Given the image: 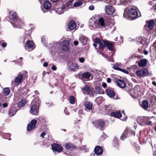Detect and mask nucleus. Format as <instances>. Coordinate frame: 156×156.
<instances>
[{"instance_id":"f257e3e1","label":"nucleus","mask_w":156,"mask_h":156,"mask_svg":"<svg viewBox=\"0 0 156 156\" xmlns=\"http://www.w3.org/2000/svg\"><path fill=\"white\" fill-rule=\"evenodd\" d=\"M125 14L129 20H135L139 17L137 10L132 8L126 9L124 10V15Z\"/></svg>"},{"instance_id":"f03ea898","label":"nucleus","mask_w":156,"mask_h":156,"mask_svg":"<svg viewBox=\"0 0 156 156\" xmlns=\"http://www.w3.org/2000/svg\"><path fill=\"white\" fill-rule=\"evenodd\" d=\"M39 101L38 99H34L31 103L30 113L37 115L39 112Z\"/></svg>"},{"instance_id":"7ed1b4c3","label":"nucleus","mask_w":156,"mask_h":156,"mask_svg":"<svg viewBox=\"0 0 156 156\" xmlns=\"http://www.w3.org/2000/svg\"><path fill=\"white\" fill-rule=\"evenodd\" d=\"M102 41H103V44L104 46L103 49L105 48V47H106L108 49L113 52L112 54V55L113 56L115 52V50L113 48V42L107 40H103Z\"/></svg>"},{"instance_id":"20e7f679","label":"nucleus","mask_w":156,"mask_h":156,"mask_svg":"<svg viewBox=\"0 0 156 156\" xmlns=\"http://www.w3.org/2000/svg\"><path fill=\"white\" fill-rule=\"evenodd\" d=\"M70 43L66 40L64 41L60 44V48L63 51L67 52L69 51Z\"/></svg>"},{"instance_id":"39448f33","label":"nucleus","mask_w":156,"mask_h":156,"mask_svg":"<svg viewBox=\"0 0 156 156\" xmlns=\"http://www.w3.org/2000/svg\"><path fill=\"white\" fill-rule=\"evenodd\" d=\"M92 123L96 127L103 129L105 124L104 120L99 119L94 122H93Z\"/></svg>"},{"instance_id":"423d86ee","label":"nucleus","mask_w":156,"mask_h":156,"mask_svg":"<svg viewBox=\"0 0 156 156\" xmlns=\"http://www.w3.org/2000/svg\"><path fill=\"white\" fill-rule=\"evenodd\" d=\"M93 89L91 86H86L84 87L82 90L83 91H85V93H87V94L93 97L94 95Z\"/></svg>"},{"instance_id":"0eeeda50","label":"nucleus","mask_w":156,"mask_h":156,"mask_svg":"<svg viewBox=\"0 0 156 156\" xmlns=\"http://www.w3.org/2000/svg\"><path fill=\"white\" fill-rule=\"evenodd\" d=\"M156 122L155 119L153 117L150 118L148 117H144V124L146 125H151Z\"/></svg>"},{"instance_id":"6e6552de","label":"nucleus","mask_w":156,"mask_h":156,"mask_svg":"<svg viewBox=\"0 0 156 156\" xmlns=\"http://www.w3.org/2000/svg\"><path fill=\"white\" fill-rule=\"evenodd\" d=\"M148 72L147 69H144L137 71L136 72V74L138 76L144 77L148 76Z\"/></svg>"},{"instance_id":"1a4fd4ad","label":"nucleus","mask_w":156,"mask_h":156,"mask_svg":"<svg viewBox=\"0 0 156 156\" xmlns=\"http://www.w3.org/2000/svg\"><path fill=\"white\" fill-rule=\"evenodd\" d=\"M25 45V48L29 51H31L35 48L34 42L29 40L26 42Z\"/></svg>"},{"instance_id":"9d476101","label":"nucleus","mask_w":156,"mask_h":156,"mask_svg":"<svg viewBox=\"0 0 156 156\" xmlns=\"http://www.w3.org/2000/svg\"><path fill=\"white\" fill-rule=\"evenodd\" d=\"M23 79V76L21 74H19L16 77L14 81H12V83L14 86H16L19 85L20 83Z\"/></svg>"},{"instance_id":"9b49d317","label":"nucleus","mask_w":156,"mask_h":156,"mask_svg":"<svg viewBox=\"0 0 156 156\" xmlns=\"http://www.w3.org/2000/svg\"><path fill=\"white\" fill-rule=\"evenodd\" d=\"M51 146L52 150L58 153L61 152L63 149L61 146L58 144L54 143Z\"/></svg>"},{"instance_id":"f8f14e48","label":"nucleus","mask_w":156,"mask_h":156,"mask_svg":"<svg viewBox=\"0 0 156 156\" xmlns=\"http://www.w3.org/2000/svg\"><path fill=\"white\" fill-rule=\"evenodd\" d=\"M105 12L107 14L111 15L114 13L115 9L112 6L108 5L105 6Z\"/></svg>"},{"instance_id":"ddd939ff","label":"nucleus","mask_w":156,"mask_h":156,"mask_svg":"<svg viewBox=\"0 0 156 156\" xmlns=\"http://www.w3.org/2000/svg\"><path fill=\"white\" fill-rule=\"evenodd\" d=\"M19 109L18 105H15L12 106L9 109L8 114L10 116H13Z\"/></svg>"},{"instance_id":"4468645a","label":"nucleus","mask_w":156,"mask_h":156,"mask_svg":"<svg viewBox=\"0 0 156 156\" xmlns=\"http://www.w3.org/2000/svg\"><path fill=\"white\" fill-rule=\"evenodd\" d=\"M37 123V122L36 120L35 119L32 120L31 122L27 125V130L29 131L32 130L35 127Z\"/></svg>"},{"instance_id":"2eb2a0df","label":"nucleus","mask_w":156,"mask_h":156,"mask_svg":"<svg viewBox=\"0 0 156 156\" xmlns=\"http://www.w3.org/2000/svg\"><path fill=\"white\" fill-rule=\"evenodd\" d=\"M11 16L12 17V19L9 18V21L12 24L14 23L15 21H17L18 19H20V18H19L18 15L15 12H14L12 14H11Z\"/></svg>"},{"instance_id":"dca6fc26","label":"nucleus","mask_w":156,"mask_h":156,"mask_svg":"<svg viewBox=\"0 0 156 156\" xmlns=\"http://www.w3.org/2000/svg\"><path fill=\"white\" fill-rule=\"evenodd\" d=\"M12 24L15 27L21 28L23 27V23L20 19H18L17 21H15L14 23Z\"/></svg>"},{"instance_id":"f3484780","label":"nucleus","mask_w":156,"mask_h":156,"mask_svg":"<svg viewBox=\"0 0 156 156\" xmlns=\"http://www.w3.org/2000/svg\"><path fill=\"white\" fill-rule=\"evenodd\" d=\"M69 69L72 71H75L78 69L77 64L75 63H69L68 64Z\"/></svg>"},{"instance_id":"a211bd4d","label":"nucleus","mask_w":156,"mask_h":156,"mask_svg":"<svg viewBox=\"0 0 156 156\" xmlns=\"http://www.w3.org/2000/svg\"><path fill=\"white\" fill-rule=\"evenodd\" d=\"M106 93L107 95L111 98H114L115 96V93L113 89H107L105 90Z\"/></svg>"},{"instance_id":"6ab92c4d","label":"nucleus","mask_w":156,"mask_h":156,"mask_svg":"<svg viewBox=\"0 0 156 156\" xmlns=\"http://www.w3.org/2000/svg\"><path fill=\"white\" fill-rule=\"evenodd\" d=\"M148 60L146 59H142L138 62V65L139 67L145 66L147 63Z\"/></svg>"},{"instance_id":"aec40b11","label":"nucleus","mask_w":156,"mask_h":156,"mask_svg":"<svg viewBox=\"0 0 156 156\" xmlns=\"http://www.w3.org/2000/svg\"><path fill=\"white\" fill-rule=\"evenodd\" d=\"M117 85L121 88H124L126 86V82L123 80L118 79L116 81Z\"/></svg>"},{"instance_id":"412c9836","label":"nucleus","mask_w":156,"mask_h":156,"mask_svg":"<svg viewBox=\"0 0 156 156\" xmlns=\"http://www.w3.org/2000/svg\"><path fill=\"white\" fill-rule=\"evenodd\" d=\"M95 153L97 155L101 154L103 152V150L102 148L100 146L95 147L94 149Z\"/></svg>"},{"instance_id":"4be33fe9","label":"nucleus","mask_w":156,"mask_h":156,"mask_svg":"<svg viewBox=\"0 0 156 156\" xmlns=\"http://www.w3.org/2000/svg\"><path fill=\"white\" fill-rule=\"evenodd\" d=\"M65 147L66 149L70 150H73L76 149V146L71 143H67L65 145Z\"/></svg>"},{"instance_id":"5701e85b","label":"nucleus","mask_w":156,"mask_h":156,"mask_svg":"<svg viewBox=\"0 0 156 156\" xmlns=\"http://www.w3.org/2000/svg\"><path fill=\"white\" fill-rule=\"evenodd\" d=\"M111 116L117 118H120L122 116V114L120 111H115L111 113Z\"/></svg>"},{"instance_id":"b1692460","label":"nucleus","mask_w":156,"mask_h":156,"mask_svg":"<svg viewBox=\"0 0 156 156\" xmlns=\"http://www.w3.org/2000/svg\"><path fill=\"white\" fill-rule=\"evenodd\" d=\"M101 40L98 37H97L95 39V42L97 43H98L99 44V48L101 50H103V48L104 46L103 45V41H102V40Z\"/></svg>"},{"instance_id":"393cba45","label":"nucleus","mask_w":156,"mask_h":156,"mask_svg":"<svg viewBox=\"0 0 156 156\" xmlns=\"http://www.w3.org/2000/svg\"><path fill=\"white\" fill-rule=\"evenodd\" d=\"M79 40L80 41L83 45H85L87 43L88 38L84 35H82L80 37Z\"/></svg>"},{"instance_id":"a878e982","label":"nucleus","mask_w":156,"mask_h":156,"mask_svg":"<svg viewBox=\"0 0 156 156\" xmlns=\"http://www.w3.org/2000/svg\"><path fill=\"white\" fill-rule=\"evenodd\" d=\"M76 23L73 20H72L69 23L68 27L69 30H73L76 28Z\"/></svg>"},{"instance_id":"bb28decb","label":"nucleus","mask_w":156,"mask_h":156,"mask_svg":"<svg viewBox=\"0 0 156 156\" xmlns=\"http://www.w3.org/2000/svg\"><path fill=\"white\" fill-rule=\"evenodd\" d=\"M46 122L45 119L43 116H41L38 119V123L41 125H43L44 126H46Z\"/></svg>"},{"instance_id":"cd10ccee","label":"nucleus","mask_w":156,"mask_h":156,"mask_svg":"<svg viewBox=\"0 0 156 156\" xmlns=\"http://www.w3.org/2000/svg\"><path fill=\"white\" fill-rule=\"evenodd\" d=\"M51 6V5L48 1H46L44 2L43 4V7L46 10L49 9Z\"/></svg>"},{"instance_id":"c85d7f7f","label":"nucleus","mask_w":156,"mask_h":156,"mask_svg":"<svg viewBox=\"0 0 156 156\" xmlns=\"http://www.w3.org/2000/svg\"><path fill=\"white\" fill-rule=\"evenodd\" d=\"M85 108L89 110L92 109L93 106L92 104L90 101H87L84 104Z\"/></svg>"},{"instance_id":"c756f323","label":"nucleus","mask_w":156,"mask_h":156,"mask_svg":"<svg viewBox=\"0 0 156 156\" xmlns=\"http://www.w3.org/2000/svg\"><path fill=\"white\" fill-rule=\"evenodd\" d=\"M91 73L89 72H85L82 74V77L83 79L89 80L91 76Z\"/></svg>"},{"instance_id":"7c9ffc66","label":"nucleus","mask_w":156,"mask_h":156,"mask_svg":"<svg viewBox=\"0 0 156 156\" xmlns=\"http://www.w3.org/2000/svg\"><path fill=\"white\" fill-rule=\"evenodd\" d=\"M103 91L102 89L98 86H97L95 87L94 92V94L95 93L96 94H100L102 93V92H103Z\"/></svg>"},{"instance_id":"2f4dec72","label":"nucleus","mask_w":156,"mask_h":156,"mask_svg":"<svg viewBox=\"0 0 156 156\" xmlns=\"http://www.w3.org/2000/svg\"><path fill=\"white\" fill-rule=\"evenodd\" d=\"M154 25V20H150L148 22L147 26L150 30H152L153 29Z\"/></svg>"},{"instance_id":"473e14b6","label":"nucleus","mask_w":156,"mask_h":156,"mask_svg":"<svg viewBox=\"0 0 156 156\" xmlns=\"http://www.w3.org/2000/svg\"><path fill=\"white\" fill-rule=\"evenodd\" d=\"M148 102L147 101L144 100L143 101L142 103V107L144 109L147 110L148 106Z\"/></svg>"},{"instance_id":"72a5a7b5","label":"nucleus","mask_w":156,"mask_h":156,"mask_svg":"<svg viewBox=\"0 0 156 156\" xmlns=\"http://www.w3.org/2000/svg\"><path fill=\"white\" fill-rule=\"evenodd\" d=\"M140 90V86L139 85H136L133 89L134 92L135 93V97L137 96Z\"/></svg>"},{"instance_id":"f704fd0d","label":"nucleus","mask_w":156,"mask_h":156,"mask_svg":"<svg viewBox=\"0 0 156 156\" xmlns=\"http://www.w3.org/2000/svg\"><path fill=\"white\" fill-rule=\"evenodd\" d=\"M150 102L153 105H155L156 104V96L153 94L151 97Z\"/></svg>"},{"instance_id":"c9c22d12","label":"nucleus","mask_w":156,"mask_h":156,"mask_svg":"<svg viewBox=\"0 0 156 156\" xmlns=\"http://www.w3.org/2000/svg\"><path fill=\"white\" fill-rule=\"evenodd\" d=\"M113 143L115 147L118 148L119 146V144L116 137H115L113 140Z\"/></svg>"},{"instance_id":"e433bc0d","label":"nucleus","mask_w":156,"mask_h":156,"mask_svg":"<svg viewBox=\"0 0 156 156\" xmlns=\"http://www.w3.org/2000/svg\"><path fill=\"white\" fill-rule=\"evenodd\" d=\"M10 92V90L9 87H6L3 89V93L5 96L8 95Z\"/></svg>"},{"instance_id":"4c0bfd02","label":"nucleus","mask_w":156,"mask_h":156,"mask_svg":"<svg viewBox=\"0 0 156 156\" xmlns=\"http://www.w3.org/2000/svg\"><path fill=\"white\" fill-rule=\"evenodd\" d=\"M98 25L101 26L102 27H104L105 25V22L104 19L101 17L98 20Z\"/></svg>"},{"instance_id":"58836bf2","label":"nucleus","mask_w":156,"mask_h":156,"mask_svg":"<svg viewBox=\"0 0 156 156\" xmlns=\"http://www.w3.org/2000/svg\"><path fill=\"white\" fill-rule=\"evenodd\" d=\"M144 117H139L137 119V122L141 125L144 124Z\"/></svg>"},{"instance_id":"ea45409f","label":"nucleus","mask_w":156,"mask_h":156,"mask_svg":"<svg viewBox=\"0 0 156 156\" xmlns=\"http://www.w3.org/2000/svg\"><path fill=\"white\" fill-rule=\"evenodd\" d=\"M23 58L21 57L19 59H17L13 61V62H15L16 63L21 66L22 64V59Z\"/></svg>"},{"instance_id":"a19ab883","label":"nucleus","mask_w":156,"mask_h":156,"mask_svg":"<svg viewBox=\"0 0 156 156\" xmlns=\"http://www.w3.org/2000/svg\"><path fill=\"white\" fill-rule=\"evenodd\" d=\"M25 101L22 99L19 102L18 105V106H19L20 107H22L25 105Z\"/></svg>"},{"instance_id":"79ce46f5","label":"nucleus","mask_w":156,"mask_h":156,"mask_svg":"<svg viewBox=\"0 0 156 156\" xmlns=\"http://www.w3.org/2000/svg\"><path fill=\"white\" fill-rule=\"evenodd\" d=\"M56 12L59 14H61L64 12V10L61 8H57L55 10Z\"/></svg>"},{"instance_id":"37998d69","label":"nucleus","mask_w":156,"mask_h":156,"mask_svg":"<svg viewBox=\"0 0 156 156\" xmlns=\"http://www.w3.org/2000/svg\"><path fill=\"white\" fill-rule=\"evenodd\" d=\"M83 2L80 1L76 2L74 4V6L75 7L79 6H81Z\"/></svg>"},{"instance_id":"c03bdc74","label":"nucleus","mask_w":156,"mask_h":156,"mask_svg":"<svg viewBox=\"0 0 156 156\" xmlns=\"http://www.w3.org/2000/svg\"><path fill=\"white\" fill-rule=\"evenodd\" d=\"M105 110L107 111V112H110L112 111V108L109 105H105Z\"/></svg>"},{"instance_id":"a18cd8bd","label":"nucleus","mask_w":156,"mask_h":156,"mask_svg":"<svg viewBox=\"0 0 156 156\" xmlns=\"http://www.w3.org/2000/svg\"><path fill=\"white\" fill-rule=\"evenodd\" d=\"M70 102L72 104H73L75 102V100L74 97L73 96H71L69 98Z\"/></svg>"},{"instance_id":"49530a36","label":"nucleus","mask_w":156,"mask_h":156,"mask_svg":"<svg viewBox=\"0 0 156 156\" xmlns=\"http://www.w3.org/2000/svg\"><path fill=\"white\" fill-rule=\"evenodd\" d=\"M113 68L115 69L118 71H120L121 68H120L119 67V66L118 64H113Z\"/></svg>"},{"instance_id":"de8ad7c7","label":"nucleus","mask_w":156,"mask_h":156,"mask_svg":"<svg viewBox=\"0 0 156 156\" xmlns=\"http://www.w3.org/2000/svg\"><path fill=\"white\" fill-rule=\"evenodd\" d=\"M129 134L131 136H135V132L134 131L131 130L129 128Z\"/></svg>"},{"instance_id":"09e8293b","label":"nucleus","mask_w":156,"mask_h":156,"mask_svg":"<svg viewBox=\"0 0 156 156\" xmlns=\"http://www.w3.org/2000/svg\"><path fill=\"white\" fill-rule=\"evenodd\" d=\"M127 136L126 135L123 133L121 136V139L122 140H124V139L127 137Z\"/></svg>"},{"instance_id":"8fccbe9b","label":"nucleus","mask_w":156,"mask_h":156,"mask_svg":"<svg viewBox=\"0 0 156 156\" xmlns=\"http://www.w3.org/2000/svg\"><path fill=\"white\" fill-rule=\"evenodd\" d=\"M72 1L68 2L66 4V7H68L69 8H71V6H72Z\"/></svg>"},{"instance_id":"3c124183","label":"nucleus","mask_w":156,"mask_h":156,"mask_svg":"<svg viewBox=\"0 0 156 156\" xmlns=\"http://www.w3.org/2000/svg\"><path fill=\"white\" fill-rule=\"evenodd\" d=\"M129 128H126L123 133H124L125 134H126L127 136H128V135L129 134Z\"/></svg>"},{"instance_id":"603ef678","label":"nucleus","mask_w":156,"mask_h":156,"mask_svg":"<svg viewBox=\"0 0 156 156\" xmlns=\"http://www.w3.org/2000/svg\"><path fill=\"white\" fill-rule=\"evenodd\" d=\"M146 42V41L145 39H142L140 41V43L143 45H144L145 44Z\"/></svg>"},{"instance_id":"864d4df0","label":"nucleus","mask_w":156,"mask_h":156,"mask_svg":"<svg viewBox=\"0 0 156 156\" xmlns=\"http://www.w3.org/2000/svg\"><path fill=\"white\" fill-rule=\"evenodd\" d=\"M120 71H121L126 74H128L129 73V72L127 70L121 68Z\"/></svg>"},{"instance_id":"5fc2aeb1","label":"nucleus","mask_w":156,"mask_h":156,"mask_svg":"<svg viewBox=\"0 0 156 156\" xmlns=\"http://www.w3.org/2000/svg\"><path fill=\"white\" fill-rule=\"evenodd\" d=\"M112 57H109V56H106V58H107V60L109 62H112L113 60V59L112 58V57L113 56L112 55Z\"/></svg>"},{"instance_id":"6e6d98bb","label":"nucleus","mask_w":156,"mask_h":156,"mask_svg":"<svg viewBox=\"0 0 156 156\" xmlns=\"http://www.w3.org/2000/svg\"><path fill=\"white\" fill-rule=\"evenodd\" d=\"M26 90V88L25 87H23L20 90V91L21 92V93L22 92L24 93L25 92L24 91V90Z\"/></svg>"},{"instance_id":"4d7b16f0","label":"nucleus","mask_w":156,"mask_h":156,"mask_svg":"<svg viewBox=\"0 0 156 156\" xmlns=\"http://www.w3.org/2000/svg\"><path fill=\"white\" fill-rule=\"evenodd\" d=\"M64 112L65 114L67 115H69V112H68V109L66 108L64 110Z\"/></svg>"},{"instance_id":"13d9d810","label":"nucleus","mask_w":156,"mask_h":156,"mask_svg":"<svg viewBox=\"0 0 156 156\" xmlns=\"http://www.w3.org/2000/svg\"><path fill=\"white\" fill-rule=\"evenodd\" d=\"M89 9L91 10H93L94 9V7L93 5H90L89 8Z\"/></svg>"},{"instance_id":"bf43d9fd","label":"nucleus","mask_w":156,"mask_h":156,"mask_svg":"<svg viewBox=\"0 0 156 156\" xmlns=\"http://www.w3.org/2000/svg\"><path fill=\"white\" fill-rule=\"evenodd\" d=\"M41 41L42 42H43L44 43H45L46 41H45V39L44 37H41Z\"/></svg>"},{"instance_id":"052dcab7","label":"nucleus","mask_w":156,"mask_h":156,"mask_svg":"<svg viewBox=\"0 0 156 156\" xmlns=\"http://www.w3.org/2000/svg\"><path fill=\"white\" fill-rule=\"evenodd\" d=\"M79 61L80 62L83 63L84 62V59L83 58H79Z\"/></svg>"},{"instance_id":"680f3d73","label":"nucleus","mask_w":156,"mask_h":156,"mask_svg":"<svg viewBox=\"0 0 156 156\" xmlns=\"http://www.w3.org/2000/svg\"><path fill=\"white\" fill-rule=\"evenodd\" d=\"M77 75L81 79H82L83 78V77H82V75L81 73H78L77 74Z\"/></svg>"},{"instance_id":"e2e57ef3","label":"nucleus","mask_w":156,"mask_h":156,"mask_svg":"<svg viewBox=\"0 0 156 156\" xmlns=\"http://www.w3.org/2000/svg\"><path fill=\"white\" fill-rule=\"evenodd\" d=\"M46 133L45 132H44L42 133L40 135L43 138H44V136L45 135H46Z\"/></svg>"},{"instance_id":"0e129e2a","label":"nucleus","mask_w":156,"mask_h":156,"mask_svg":"<svg viewBox=\"0 0 156 156\" xmlns=\"http://www.w3.org/2000/svg\"><path fill=\"white\" fill-rule=\"evenodd\" d=\"M51 69L52 70L55 71L56 69V67L55 66H51Z\"/></svg>"},{"instance_id":"69168bd1","label":"nucleus","mask_w":156,"mask_h":156,"mask_svg":"<svg viewBox=\"0 0 156 156\" xmlns=\"http://www.w3.org/2000/svg\"><path fill=\"white\" fill-rule=\"evenodd\" d=\"M6 46L7 44L6 43L4 42L2 44V46L3 48L5 47Z\"/></svg>"},{"instance_id":"338daca9","label":"nucleus","mask_w":156,"mask_h":156,"mask_svg":"<svg viewBox=\"0 0 156 156\" xmlns=\"http://www.w3.org/2000/svg\"><path fill=\"white\" fill-rule=\"evenodd\" d=\"M74 44L76 46H77L78 44V42L77 41H75L73 42Z\"/></svg>"},{"instance_id":"774afa93","label":"nucleus","mask_w":156,"mask_h":156,"mask_svg":"<svg viewBox=\"0 0 156 156\" xmlns=\"http://www.w3.org/2000/svg\"><path fill=\"white\" fill-rule=\"evenodd\" d=\"M102 86L103 88H105L107 87V84L105 83H103L102 84Z\"/></svg>"}]
</instances>
